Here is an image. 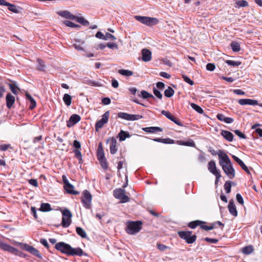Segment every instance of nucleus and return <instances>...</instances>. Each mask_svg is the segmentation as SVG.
<instances>
[{"label":"nucleus","instance_id":"obj_1","mask_svg":"<svg viewBox=\"0 0 262 262\" xmlns=\"http://www.w3.org/2000/svg\"><path fill=\"white\" fill-rule=\"evenodd\" d=\"M219 164L222 167L224 172L227 175L229 179H232L235 177V173L231 162L227 154H224L223 156L220 155Z\"/></svg>","mask_w":262,"mask_h":262},{"label":"nucleus","instance_id":"obj_2","mask_svg":"<svg viewBox=\"0 0 262 262\" xmlns=\"http://www.w3.org/2000/svg\"><path fill=\"white\" fill-rule=\"evenodd\" d=\"M142 222L141 221L128 222L126 232L129 234H134L140 231L141 229Z\"/></svg>","mask_w":262,"mask_h":262},{"label":"nucleus","instance_id":"obj_3","mask_svg":"<svg viewBox=\"0 0 262 262\" xmlns=\"http://www.w3.org/2000/svg\"><path fill=\"white\" fill-rule=\"evenodd\" d=\"M61 225L64 228L69 227L72 222V214L69 209L66 208L62 211Z\"/></svg>","mask_w":262,"mask_h":262},{"label":"nucleus","instance_id":"obj_4","mask_svg":"<svg viewBox=\"0 0 262 262\" xmlns=\"http://www.w3.org/2000/svg\"><path fill=\"white\" fill-rule=\"evenodd\" d=\"M192 231H180L178 232V234L182 239L185 240L187 244H193L196 239L195 235H191Z\"/></svg>","mask_w":262,"mask_h":262},{"label":"nucleus","instance_id":"obj_5","mask_svg":"<svg viewBox=\"0 0 262 262\" xmlns=\"http://www.w3.org/2000/svg\"><path fill=\"white\" fill-rule=\"evenodd\" d=\"M135 18L137 20L147 26L156 25L158 23V20L157 18L147 16L136 15Z\"/></svg>","mask_w":262,"mask_h":262},{"label":"nucleus","instance_id":"obj_6","mask_svg":"<svg viewBox=\"0 0 262 262\" xmlns=\"http://www.w3.org/2000/svg\"><path fill=\"white\" fill-rule=\"evenodd\" d=\"M125 191L122 188L116 189L114 190V196L121 200V203H126L130 201L129 198L125 195Z\"/></svg>","mask_w":262,"mask_h":262},{"label":"nucleus","instance_id":"obj_7","mask_svg":"<svg viewBox=\"0 0 262 262\" xmlns=\"http://www.w3.org/2000/svg\"><path fill=\"white\" fill-rule=\"evenodd\" d=\"M92 195L87 190L83 191L81 196V201L84 207L87 209L90 208L91 206Z\"/></svg>","mask_w":262,"mask_h":262},{"label":"nucleus","instance_id":"obj_8","mask_svg":"<svg viewBox=\"0 0 262 262\" xmlns=\"http://www.w3.org/2000/svg\"><path fill=\"white\" fill-rule=\"evenodd\" d=\"M117 116L118 118L128 121L138 120L143 118V116L140 115L128 114L123 112L118 113Z\"/></svg>","mask_w":262,"mask_h":262},{"label":"nucleus","instance_id":"obj_9","mask_svg":"<svg viewBox=\"0 0 262 262\" xmlns=\"http://www.w3.org/2000/svg\"><path fill=\"white\" fill-rule=\"evenodd\" d=\"M71 246L67 243L61 242L57 243L55 246V248L58 251H60L61 253L69 255Z\"/></svg>","mask_w":262,"mask_h":262},{"label":"nucleus","instance_id":"obj_10","mask_svg":"<svg viewBox=\"0 0 262 262\" xmlns=\"http://www.w3.org/2000/svg\"><path fill=\"white\" fill-rule=\"evenodd\" d=\"M20 248L26 251L30 252L31 254L40 258L41 257L39 251L34 248L33 247L30 246L27 244L19 243Z\"/></svg>","mask_w":262,"mask_h":262},{"label":"nucleus","instance_id":"obj_11","mask_svg":"<svg viewBox=\"0 0 262 262\" xmlns=\"http://www.w3.org/2000/svg\"><path fill=\"white\" fill-rule=\"evenodd\" d=\"M110 116L109 111H106L102 116V118L96 122L95 124V129L98 131L99 129L102 128L103 125L108 122Z\"/></svg>","mask_w":262,"mask_h":262},{"label":"nucleus","instance_id":"obj_12","mask_svg":"<svg viewBox=\"0 0 262 262\" xmlns=\"http://www.w3.org/2000/svg\"><path fill=\"white\" fill-rule=\"evenodd\" d=\"M0 248L5 251H8L16 255H19L20 253L17 249L3 242H0Z\"/></svg>","mask_w":262,"mask_h":262},{"label":"nucleus","instance_id":"obj_13","mask_svg":"<svg viewBox=\"0 0 262 262\" xmlns=\"http://www.w3.org/2000/svg\"><path fill=\"white\" fill-rule=\"evenodd\" d=\"M208 169L211 173L218 178L219 177V173L220 171L218 170L216 166L215 162L211 160L208 163Z\"/></svg>","mask_w":262,"mask_h":262},{"label":"nucleus","instance_id":"obj_14","mask_svg":"<svg viewBox=\"0 0 262 262\" xmlns=\"http://www.w3.org/2000/svg\"><path fill=\"white\" fill-rule=\"evenodd\" d=\"M161 113L162 115H164L166 117L178 125L180 126H182L183 125V124L178 119L173 117L168 111L163 110L161 112Z\"/></svg>","mask_w":262,"mask_h":262},{"label":"nucleus","instance_id":"obj_15","mask_svg":"<svg viewBox=\"0 0 262 262\" xmlns=\"http://www.w3.org/2000/svg\"><path fill=\"white\" fill-rule=\"evenodd\" d=\"M141 59L145 62H148L151 59V52L148 49H143L141 51Z\"/></svg>","mask_w":262,"mask_h":262},{"label":"nucleus","instance_id":"obj_16","mask_svg":"<svg viewBox=\"0 0 262 262\" xmlns=\"http://www.w3.org/2000/svg\"><path fill=\"white\" fill-rule=\"evenodd\" d=\"M109 141H111L110 144V152L111 154H115L117 152L118 149L117 148V140L116 138L113 137L110 139H108L106 141V143H108Z\"/></svg>","mask_w":262,"mask_h":262},{"label":"nucleus","instance_id":"obj_17","mask_svg":"<svg viewBox=\"0 0 262 262\" xmlns=\"http://www.w3.org/2000/svg\"><path fill=\"white\" fill-rule=\"evenodd\" d=\"M81 119L79 115L77 114L72 115L69 121L67 122V126L69 127H72L77 123H78Z\"/></svg>","mask_w":262,"mask_h":262},{"label":"nucleus","instance_id":"obj_18","mask_svg":"<svg viewBox=\"0 0 262 262\" xmlns=\"http://www.w3.org/2000/svg\"><path fill=\"white\" fill-rule=\"evenodd\" d=\"M238 103L241 105H255L258 104V102L256 100H253L251 99H241L238 100Z\"/></svg>","mask_w":262,"mask_h":262},{"label":"nucleus","instance_id":"obj_19","mask_svg":"<svg viewBox=\"0 0 262 262\" xmlns=\"http://www.w3.org/2000/svg\"><path fill=\"white\" fill-rule=\"evenodd\" d=\"M6 105L8 108H11L15 102V97L11 93H8L6 97Z\"/></svg>","mask_w":262,"mask_h":262},{"label":"nucleus","instance_id":"obj_20","mask_svg":"<svg viewBox=\"0 0 262 262\" xmlns=\"http://www.w3.org/2000/svg\"><path fill=\"white\" fill-rule=\"evenodd\" d=\"M83 255H86V254L84 253L83 250L80 248H73L71 247L69 255H78L80 256Z\"/></svg>","mask_w":262,"mask_h":262},{"label":"nucleus","instance_id":"obj_21","mask_svg":"<svg viewBox=\"0 0 262 262\" xmlns=\"http://www.w3.org/2000/svg\"><path fill=\"white\" fill-rule=\"evenodd\" d=\"M232 158L234 159V160L236 162L239 166L241 167V168L247 173L250 174V172L248 169V168L247 167V166L244 164V163L237 157L232 155Z\"/></svg>","mask_w":262,"mask_h":262},{"label":"nucleus","instance_id":"obj_22","mask_svg":"<svg viewBox=\"0 0 262 262\" xmlns=\"http://www.w3.org/2000/svg\"><path fill=\"white\" fill-rule=\"evenodd\" d=\"M58 14H59L60 16L66 18L67 19H75L76 17L71 14L69 11L64 10V11H59L57 12Z\"/></svg>","mask_w":262,"mask_h":262},{"label":"nucleus","instance_id":"obj_23","mask_svg":"<svg viewBox=\"0 0 262 262\" xmlns=\"http://www.w3.org/2000/svg\"><path fill=\"white\" fill-rule=\"evenodd\" d=\"M228 208L230 214H231L234 216H236L237 215V211L233 200L230 201Z\"/></svg>","mask_w":262,"mask_h":262},{"label":"nucleus","instance_id":"obj_24","mask_svg":"<svg viewBox=\"0 0 262 262\" xmlns=\"http://www.w3.org/2000/svg\"><path fill=\"white\" fill-rule=\"evenodd\" d=\"M143 130L145 132L149 133L161 132L163 131V129L160 127H147L143 128Z\"/></svg>","mask_w":262,"mask_h":262},{"label":"nucleus","instance_id":"obj_25","mask_svg":"<svg viewBox=\"0 0 262 262\" xmlns=\"http://www.w3.org/2000/svg\"><path fill=\"white\" fill-rule=\"evenodd\" d=\"M221 134L227 141L229 142L233 141V135L230 132L227 130H222Z\"/></svg>","mask_w":262,"mask_h":262},{"label":"nucleus","instance_id":"obj_26","mask_svg":"<svg viewBox=\"0 0 262 262\" xmlns=\"http://www.w3.org/2000/svg\"><path fill=\"white\" fill-rule=\"evenodd\" d=\"M64 188L68 193L72 194L74 195H77L79 193L78 191L74 190V186L70 183L66 186H64Z\"/></svg>","mask_w":262,"mask_h":262},{"label":"nucleus","instance_id":"obj_27","mask_svg":"<svg viewBox=\"0 0 262 262\" xmlns=\"http://www.w3.org/2000/svg\"><path fill=\"white\" fill-rule=\"evenodd\" d=\"M97 158L98 159H103V158H105L104 156V153L102 147V144L101 142H100L99 143L98 149H97Z\"/></svg>","mask_w":262,"mask_h":262},{"label":"nucleus","instance_id":"obj_28","mask_svg":"<svg viewBox=\"0 0 262 262\" xmlns=\"http://www.w3.org/2000/svg\"><path fill=\"white\" fill-rule=\"evenodd\" d=\"M26 96L27 99L30 101V105L29 106V108L30 110H33L36 105V103L34 99L28 93H26Z\"/></svg>","mask_w":262,"mask_h":262},{"label":"nucleus","instance_id":"obj_29","mask_svg":"<svg viewBox=\"0 0 262 262\" xmlns=\"http://www.w3.org/2000/svg\"><path fill=\"white\" fill-rule=\"evenodd\" d=\"M206 222L200 220H195L190 222L188 224V226L191 229H195L197 226H200L201 224H205Z\"/></svg>","mask_w":262,"mask_h":262},{"label":"nucleus","instance_id":"obj_30","mask_svg":"<svg viewBox=\"0 0 262 262\" xmlns=\"http://www.w3.org/2000/svg\"><path fill=\"white\" fill-rule=\"evenodd\" d=\"M130 136V135L128 132H125L123 130H121L118 134V137L120 141H124L126 138H129Z\"/></svg>","mask_w":262,"mask_h":262},{"label":"nucleus","instance_id":"obj_31","mask_svg":"<svg viewBox=\"0 0 262 262\" xmlns=\"http://www.w3.org/2000/svg\"><path fill=\"white\" fill-rule=\"evenodd\" d=\"M153 140L155 142H161L165 144H173L174 141L169 138L161 139V138H155Z\"/></svg>","mask_w":262,"mask_h":262},{"label":"nucleus","instance_id":"obj_32","mask_svg":"<svg viewBox=\"0 0 262 262\" xmlns=\"http://www.w3.org/2000/svg\"><path fill=\"white\" fill-rule=\"evenodd\" d=\"M208 151L213 156L218 155L219 158H220V155H222V156H223L224 154H226L225 151L223 150L219 149L217 151H215L212 147H209L208 149Z\"/></svg>","mask_w":262,"mask_h":262},{"label":"nucleus","instance_id":"obj_33","mask_svg":"<svg viewBox=\"0 0 262 262\" xmlns=\"http://www.w3.org/2000/svg\"><path fill=\"white\" fill-rule=\"evenodd\" d=\"M40 211L42 212H48L52 210L51 205L49 203H41L40 208L39 209Z\"/></svg>","mask_w":262,"mask_h":262},{"label":"nucleus","instance_id":"obj_34","mask_svg":"<svg viewBox=\"0 0 262 262\" xmlns=\"http://www.w3.org/2000/svg\"><path fill=\"white\" fill-rule=\"evenodd\" d=\"M73 152L75 157L78 160L79 163L82 164L83 163V160L80 149H74Z\"/></svg>","mask_w":262,"mask_h":262},{"label":"nucleus","instance_id":"obj_35","mask_svg":"<svg viewBox=\"0 0 262 262\" xmlns=\"http://www.w3.org/2000/svg\"><path fill=\"white\" fill-rule=\"evenodd\" d=\"M254 250L253 247L252 246L249 245L244 247L242 249V252L245 254H251Z\"/></svg>","mask_w":262,"mask_h":262},{"label":"nucleus","instance_id":"obj_36","mask_svg":"<svg viewBox=\"0 0 262 262\" xmlns=\"http://www.w3.org/2000/svg\"><path fill=\"white\" fill-rule=\"evenodd\" d=\"M63 100L67 106H70L71 104L72 97L68 94H65L63 97Z\"/></svg>","mask_w":262,"mask_h":262},{"label":"nucleus","instance_id":"obj_37","mask_svg":"<svg viewBox=\"0 0 262 262\" xmlns=\"http://www.w3.org/2000/svg\"><path fill=\"white\" fill-rule=\"evenodd\" d=\"M118 73L120 74L125 76H130L133 75V72L132 71L124 69L119 70Z\"/></svg>","mask_w":262,"mask_h":262},{"label":"nucleus","instance_id":"obj_38","mask_svg":"<svg viewBox=\"0 0 262 262\" xmlns=\"http://www.w3.org/2000/svg\"><path fill=\"white\" fill-rule=\"evenodd\" d=\"M77 233L82 238L86 237V233L85 231L81 227H77L76 228Z\"/></svg>","mask_w":262,"mask_h":262},{"label":"nucleus","instance_id":"obj_39","mask_svg":"<svg viewBox=\"0 0 262 262\" xmlns=\"http://www.w3.org/2000/svg\"><path fill=\"white\" fill-rule=\"evenodd\" d=\"M174 90L170 87L168 86V89L165 90L164 91V95L167 97H171L174 94Z\"/></svg>","mask_w":262,"mask_h":262},{"label":"nucleus","instance_id":"obj_40","mask_svg":"<svg viewBox=\"0 0 262 262\" xmlns=\"http://www.w3.org/2000/svg\"><path fill=\"white\" fill-rule=\"evenodd\" d=\"M76 21L84 26L89 25V22L82 17H76Z\"/></svg>","mask_w":262,"mask_h":262},{"label":"nucleus","instance_id":"obj_41","mask_svg":"<svg viewBox=\"0 0 262 262\" xmlns=\"http://www.w3.org/2000/svg\"><path fill=\"white\" fill-rule=\"evenodd\" d=\"M231 47L233 51L238 52L241 50L239 44L237 42H232L231 43Z\"/></svg>","mask_w":262,"mask_h":262},{"label":"nucleus","instance_id":"obj_42","mask_svg":"<svg viewBox=\"0 0 262 262\" xmlns=\"http://www.w3.org/2000/svg\"><path fill=\"white\" fill-rule=\"evenodd\" d=\"M37 61L38 62L37 69L40 71H44L46 69V66L43 62L40 59H37Z\"/></svg>","mask_w":262,"mask_h":262},{"label":"nucleus","instance_id":"obj_43","mask_svg":"<svg viewBox=\"0 0 262 262\" xmlns=\"http://www.w3.org/2000/svg\"><path fill=\"white\" fill-rule=\"evenodd\" d=\"M190 106L193 110H194L195 111H196L199 114H202L204 113L203 110L200 106L198 105L197 104L193 103H191L190 104Z\"/></svg>","mask_w":262,"mask_h":262},{"label":"nucleus","instance_id":"obj_44","mask_svg":"<svg viewBox=\"0 0 262 262\" xmlns=\"http://www.w3.org/2000/svg\"><path fill=\"white\" fill-rule=\"evenodd\" d=\"M235 7H245L248 6V3L245 0H241L236 1L235 3Z\"/></svg>","mask_w":262,"mask_h":262},{"label":"nucleus","instance_id":"obj_45","mask_svg":"<svg viewBox=\"0 0 262 262\" xmlns=\"http://www.w3.org/2000/svg\"><path fill=\"white\" fill-rule=\"evenodd\" d=\"M228 65L233 66V67H238L242 64V62L239 61H235L231 60H227L226 61Z\"/></svg>","mask_w":262,"mask_h":262},{"label":"nucleus","instance_id":"obj_46","mask_svg":"<svg viewBox=\"0 0 262 262\" xmlns=\"http://www.w3.org/2000/svg\"><path fill=\"white\" fill-rule=\"evenodd\" d=\"M9 86L14 95H17L19 89L17 87L15 84L9 83Z\"/></svg>","mask_w":262,"mask_h":262},{"label":"nucleus","instance_id":"obj_47","mask_svg":"<svg viewBox=\"0 0 262 262\" xmlns=\"http://www.w3.org/2000/svg\"><path fill=\"white\" fill-rule=\"evenodd\" d=\"M141 96L144 99H147L148 98H155V97L153 96V95L152 94L149 93L148 92H147L144 90H142L141 92Z\"/></svg>","mask_w":262,"mask_h":262},{"label":"nucleus","instance_id":"obj_48","mask_svg":"<svg viewBox=\"0 0 262 262\" xmlns=\"http://www.w3.org/2000/svg\"><path fill=\"white\" fill-rule=\"evenodd\" d=\"M7 6L8 7V9L9 11L16 13L19 12L18 9L15 5L9 3V6Z\"/></svg>","mask_w":262,"mask_h":262},{"label":"nucleus","instance_id":"obj_49","mask_svg":"<svg viewBox=\"0 0 262 262\" xmlns=\"http://www.w3.org/2000/svg\"><path fill=\"white\" fill-rule=\"evenodd\" d=\"M63 23L67 26L70 27L71 28H76V27L80 28V26H79V25L75 24L74 23H73L71 21H69V20H65L63 21Z\"/></svg>","mask_w":262,"mask_h":262},{"label":"nucleus","instance_id":"obj_50","mask_svg":"<svg viewBox=\"0 0 262 262\" xmlns=\"http://www.w3.org/2000/svg\"><path fill=\"white\" fill-rule=\"evenodd\" d=\"M231 188V182L230 181L226 182L224 184V189L227 193H229L230 192Z\"/></svg>","mask_w":262,"mask_h":262},{"label":"nucleus","instance_id":"obj_51","mask_svg":"<svg viewBox=\"0 0 262 262\" xmlns=\"http://www.w3.org/2000/svg\"><path fill=\"white\" fill-rule=\"evenodd\" d=\"M98 160L99 161V162L101 164V167L104 169H107L108 168V165H107V163L105 158H103V159H99Z\"/></svg>","mask_w":262,"mask_h":262},{"label":"nucleus","instance_id":"obj_52","mask_svg":"<svg viewBox=\"0 0 262 262\" xmlns=\"http://www.w3.org/2000/svg\"><path fill=\"white\" fill-rule=\"evenodd\" d=\"M153 93L154 94V95L157 97L159 99H162V97H163V95L161 93V92L158 90L156 88H154L153 89Z\"/></svg>","mask_w":262,"mask_h":262},{"label":"nucleus","instance_id":"obj_53","mask_svg":"<svg viewBox=\"0 0 262 262\" xmlns=\"http://www.w3.org/2000/svg\"><path fill=\"white\" fill-rule=\"evenodd\" d=\"M182 77L186 82L188 83L191 85H192L193 84V81L192 80H191L189 78H188L187 76L183 75Z\"/></svg>","mask_w":262,"mask_h":262},{"label":"nucleus","instance_id":"obj_54","mask_svg":"<svg viewBox=\"0 0 262 262\" xmlns=\"http://www.w3.org/2000/svg\"><path fill=\"white\" fill-rule=\"evenodd\" d=\"M233 132L239 138H242V139L246 138V136H245V135L244 134H243V133H242L239 130L236 129V130H234Z\"/></svg>","mask_w":262,"mask_h":262},{"label":"nucleus","instance_id":"obj_55","mask_svg":"<svg viewBox=\"0 0 262 262\" xmlns=\"http://www.w3.org/2000/svg\"><path fill=\"white\" fill-rule=\"evenodd\" d=\"M95 36L98 38L106 40L105 35H104L102 33H101L100 31L97 32V33L95 35Z\"/></svg>","mask_w":262,"mask_h":262},{"label":"nucleus","instance_id":"obj_56","mask_svg":"<svg viewBox=\"0 0 262 262\" xmlns=\"http://www.w3.org/2000/svg\"><path fill=\"white\" fill-rule=\"evenodd\" d=\"M106 46L107 47H108L109 48L112 49H118V45L116 43H114V42H108L107 43Z\"/></svg>","mask_w":262,"mask_h":262},{"label":"nucleus","instance_id":"obj_57","mask_svg":"<svg viewBox=\"0 0 262 262\" xmlns=\"http://www.w3.org/2000/svg\"><path fill=\"white\" fill-rule=\"evenodd\" d=\"M215 67L214 64L211 63H209L206 65V69L210 71H213L215 69Z\"/></svg>","mask_w":262,"mask_h":262},{"label":"nucleus","instance_id":"obj_58","mask_svg":"<svg viewBox=\"0 0 262 262\" xmlns=\"http://www.w3.org/2000/svg\"><path fill=\"white\" fill-rule=\"evenodd\" d=\"M236 199L237 201L241 205L244 204V200L243 197L239 193H237L236 195Z\"/></svg>","mask_w":262,"mask_h":262},{"label":"nucleus","instance_id":"obj_59","mask_svg":"<svg viewBox=\"0 0 262 262\" xmlns=\"http://www.w3.org/2000/svg\"><path fill=\"white\" fill-rule=\"evenodd\" d=\"M73 146L75 149H81V143L77 140H74L73 142Z\"/></svg>","mask_w":262,"mask_h":262},{"label":"nucleus","instance_id":"obj_60","mask_svg":"<svg viewBox=\"0 0 262 262\" xmlns=\"http://www.w3.org/2000/svg\"><path fill=\"white\" fill-rule=\"evenodd\" d=\"M10 147H11L10 144H5L0 145V150L6 151Z\"/></svg>","mask_w":262,"mask_h":262},{"label":"nucleus","instance_id":"obj_61","mask_svg":"<svg viewBox=\"0 0 262 262\" xmlns=\"http://www.w3.org/2000/svg\"><path fill=\"white\" fill-rule=\"evenodd\" d=\"M204 240L207 242L210 243H214V244L217 243L219 241L218 239H217L211 238L209 237H205L204 238Z\"/></svg>","mask_w":262,"mask_h":262},{"label":"nucleus","instance_id":"obj_62","mask_svg":"<svg viewBox=\"0 0 262 262\" xmlns=\"http://www.w3.org/2000/svg\"><path fill=\"white\" fill-rule=\"evenodd\" d=\"M105 38H106V40H107L108 39H111V40H115L116 39V37H115L113 35L109 33H106V34H105Z\"/></svg>","mask_w":262,"mask_h":262},{"label":"nucleus","instance_id":"obj_63","mask_svg":"<svg viewBox=\"0 0 262 262\" xmlns=\"http://www.w3.org/2000/svg\"><path fill=\"white\" fill-rule=\"evenodd\" d=\"M182 145H186V146H188L194 147V145H195V143H194V142L193 141L190 140V141H188V142H184L182 144Z\"/></svg>","mask_w":262,"mask_h":262},{"label":"nucleus","instance_id":"obj_64","mask_svg":"<svg viewBox=\"0 0 262 262\" xmlns=\"http://www.w3.org/2000/svg\"><path fill=\"white\" fill-rule=\"evenodd\" d=\"M102 103L104 105H108L111 103V99L108 97L103 98L102 99Z\"/></svg>","mask_w":262,"mask_h":262}]
</instances>
